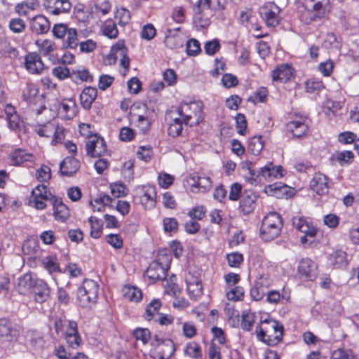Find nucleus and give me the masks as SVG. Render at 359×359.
<instances>
[{
	"label": "nucleus",
	"mask_w": 359,
	"mask_h": 359,
	"mask_svg": "<svg viewBox=\"0 0 359 359\" xmlns=\"http://www.w3.org/2000/svg\"><path fill=\"white\" fill-rule=\"evenodd\" d=\"M283 330V325L277 320L265 319L257 327V337L269 346H275L282 340Z\"/></svg>",
	"instance_id": "nucleus-1"
},
{
	"label": "nucleus",
	"mask_w": 359,
	"mask_h": 359,
	"mask_svg": "<svg viewBox=\"0 0 359 359\" xmlns=\"http://www.w3.org/2000/svg\"><path fill=\"white\" fill-rule=\"evenodd\" d=\"M175 112L183 119L184 124L191 127L203 120V104L201 102H182Z\"/></svg>",
	"instance_id": "nucleus-2"
},
{
	"label": "nucleus",
	"mask_w": 359,
	"mask_h": 359,
	"mask_svg": "<svg viewBox=\"0 0 359 359\" xmlns=\"http://www.w3.org/2000/svg\"><path fill=\"white\" fill-rule=\"evenodd\" d=\"M99 292L98 283L91 279H86L77 290V300L81 306L90 308L97 302Z\"/></svg>",
	"instance_id": "nucleus-3"
},
{
	"label": "nucleus",
	"mask_w": 359,
	"mask_h": 359,
	"mask_svg": "<svg viewBox=\"0 0 359 359\" xmlns=\"http://www.w3.org/2000/svg\"><path fill=\"white\" fill-rule=\"evenodd\" d=\"M283 222L280 215L276 212L268 214L263 219L260 229L262 238L269 241L276 238L280 233Z\"/></svg>",
	"instance_id": "nucleus-4"
},
{
	"label": "nucleus",
	"mask_w": 359,
	"mask_h": 359,
	"mask_svg": "<svg viewBox=\"0 0 359 359\" xmlns=\"http://www.w3.org/2000/svg\"><path fill=\"white\" fill-rule=\"evenodd\" d=\"M53 33L55 37L62 40V47L65 49H75L79 46L77 31L74 28H69L63 23L56 24Z\"/></svg>",
	"instance_id": "nucleus-5"
},
{
	"label": "nucleus",
	"mask_w": 359,
	"mask_h": 359,
	"mask_svg": "<svg viewBox=\"0 0 359 359\" xmlns=\"http://www.w3.org/2000/svg\"><path fill=\"white\" fill-rule=\"evenodd\" d=\"M212 12L209 10L208 0H198L194 7V25L197 30L206 29L210 24L209 17Z\"/></svg>",
	"instance_id": "nucleus-6"
},
{
	"label": "nucleus",
	"mask_w": 359,
	"mask_h": 359,
	"mask_svg": "<svg viewBox=\"0 0 359 359\" xmlns=\"http://www.w3.org/2000/svg\"><path fill=\"white\" fill-rule=\"evenodd\" d=\"M134 201L141 203L145 209H151L155 206L156 191L153 187H138L134 190Z\"/></svg>",
	"instance_id": "nucleus-7"
},
{
	"label": "nucleus",
	"mask_w": 359,
	"mask_h": 359,
	"mask_svg": "<svg viewBox=\"0 0 359 359\" xmlns=\"http://www.w3.org/2000/svg\"><path fill=\"white\" fill-rule=\"evenodd\" d=\"M22 99L30 105H36L39 104V108L34 109L37 114H40L46 109L44 104V99L43 95L39 94V89L34 84H28L22 91Z\"/></svg>",
	"instance_id": "nucleus-8"
},
{
	"label": "nucleus",
	"mask_w": 359,
	"mask_h": 359,
	"mask_svg": "<svg viewBox=\"0 0 359 359\" xmlns=\"http://www.w3.org/2000/svg\"><path fill=\"white\" fill-rule=\"evenodd\" d=\"M53 198L47 187L44 184H40L32 190L29 203L37 210H43L46 207V202L52 201Z\"/></svg>",
	"instance_id": "nucleus-9"
},
{
	"label": "nucleus",
	"mask_w": 359,
	"mask_h": 359,
	"mask_svg": "<svg viewBox=\"0 0 359 359\" xmlns=\"http://www.w3.org/2000/svg\"><path fill=\"white\" fill-rule=\"evenodd\" d=\"M280 8L274 3L269 2L259 8V15L268 27H276L280 21Z\"/></svg>",
	"instance_id": "nucleus-10"
},
{
	"label": "nucleus",
	"mask_w": 359,
	"mask_h": 359,
	"mask_svg": "<svg viewBox=\"0 0 359 359\" xmlns=\"http://www.w3.org/2000/svg\"><path fill=\"white\" fill-rule=\"evenodd\" d=\"M152 346L155 347V357L158 359H169L175 351L174 342L170 339H163L155 336Z\"/></svg>",
	"instance_id": "nucleus-11"
},
{
	"label": "nucleus",
	"mask_w": 359,
	"mask_h": 359,
	"mask_svg": "<svg viewBox=\"0 0 359 359\" xmlns=\"http://www.w3.org/2000/svg\"><path fill=\"white\" fill-rule=\"evenodd\" d=\"M87 154L91 157H99L107 152V145L102 137L97 135H90L86 142Z\"/></svg>",
	"instance_id": "nucleus-12"
},
{
	"label": "nucleus",
	"mask_w": 359,
	"mask_h": 359,
	"mask_svg": "<svg viewBox=\"0 0 359 359\" xmlns=\"http://www.w3.org/2000/svg\"><path fill=\"white\" fill-rule=\"evenodd\" d=\"M327 0H304L303 6L307 10V13L310 14V19L307 23L316 20L317 18H322L326 13V8L325 4Z\"/></svg>",
	"instance_id": "nucleus-13"
},
{
	"label": "nucleus",
	"mask_w": 359,
	"mask_h": 359,
	"mask_svg": "<svg viewBox=\"0 0 359 359\" xmlns=\"http://www.w3.org/2000/svg\"><path fill=\"white\" fill-rule=\"evenodd\" d=\"M272 284V280L269 275H261L255 282L250 290V295L255 301L261 300L268 292L269 287Z\"/></svg>",
	"instance_id": "nucleus-14"
},
{
	"label": "nucleus",
	"mask_w": 359,
	"mask_h": 359,
	"mask_svg": "<svg viewBox=\"0 0 359 359\" xmlns=\"http://www.w3.org/2000/svg\"><path fill=\"white\" fill-rule=\"evenodd\" d=\"M297 272L300 278L305 280H313L317 276L318 267L311 259L304 258L299 261Z\"/></svg>",
	"instance_id": "nucleus-15"
},
{
	"label": "nucleus",
	"mask_w": 359,
	"mask_h": 359,
	"mask_svg": "<svg viewBox=\"0 0 359 359\" xmlns=\"http://www.w3.org/2000/svg\"><path fill=\"white\" fill-rule=\"evenodd\" d=\"M187 182L193 192H206L212 187V182L209 177L200 176L196 173L191 174L188 177Z\"/></svg>",
	"instance_id": "nucleus-16"
},
{
	"label": "nucleus",
	"mask_w": 359,
	"mask_h": 359,
	"mask_svg": "<svg viewBox=\"0 0 359 359\" xmlns=\"http://www.w3.org/2000/svg\"><path fill=\"white\" fill-rule=\"evenodd\" d=\"M127 48L124 43L121 41H118L114 45L110 50L109 55V60L110 62L115 63L118 57H121V65L126 69H128L130 65V59L126 55Z\"/></svg>",
	"instance_id": "nucleus-17"
},
{
	"label": "nucleus",
	"mask_w": 359,
	"mask_h": 359,
	"mask_svg": "<svg viewBox=\"0 0 359 359\" xmlns=\"http://www.w3.org/2000/svg\"><path fill=\"white\" fill-rule=\"evenodd\" d=\"M328 178L323 173H316L310 182L311 189L318 195H325L328 193Z\"/></svg>",
	"instance_id": "nucleus-18"
},
{
	"label": "nucleus",
	"mask_w": 359,
	"mask_h": 359,
	"mask_svg": "<svg viewBox=\"0 0 359 359\" xmlns=\"http://www.w3.org/2000/svg\"><path fill=\"white\" fill-rule=\"evenodd\" d=\"M45 6L50 13L58 15L69 12L72 4L69 0H46Z\"/></svg>",
	"instance_id": "nucleus-19"
},
{
	"label": "nucleus",
	"mask_w": 359,
	"mask_h": 359,
	"mask_svg": "<svg viewBox=\"0 0 359 359\" xmlns=\"http://www.w3.org/2000/svg\"><path fill=\"white\" fill-rule=\"evenodd\" d=\"M58 114L63 119L73 118L77 111V106L72 99L64 100L58 106Z\"/></svg>",
	"instance_id": "nucleus-20"
},
{
	"label": "nucleus",
	"mask_w": 359,
	"mask_h": 359,
	"mask_svg": "<svg viewBox=\"0 0 359 359\" xmlns=\"http://www.w3.org/2000/svg\"><path fill=\"white\" fill-rule=\"evenodd\" d=\"M25 67L31 74H40L43 69V63L39 55L29 53L25 57Z\"/></svg>",
	"instance_id": "nucleus-21"
},
{
	"label": "nucleus",
	"mask_w": 359,
	"mask_h": 359,
	"mask_svg": "<svg viewBox=\"0 0 359 359\" xmlns=\"http://www.w3.org/2000/svg\"><path fill=\"white\" fill-rule=\"evenodd\" d=\"M30 29L36 34H43L50 29V22L43 15H38L34 17L30 22Z\"/></svg>",
	"instance_id": "nucleus-22"
},
{
	"label": "nucleus",
	"mask_w": 359,
	"mask_h": 359,
	"mask_svg": "<svg viewBox=\"0 0 359 359\" xmlns=\"http://www.w3.org/2000/svg\"><path fill=\"white\" fill-rule=\"evenodd\" d=\"M283 168L280 165L273 166L271 163L260 168L257 176H262L266 180L283 177Z\"/></svg>",
	"instance_id": "nucleus-23"
},
{
	"label": "nucleus",
	"mask_w": 359,
	"mask_h": 359,
	"mask_svg": "<svg viewBox=\"0 0 359 359\" xmlns=\"http://www.w3.org/2000/svg\"><path fill=\"white\" fill-rule=\"evenodd\" d=\"M80 168V162L75 158L66 157L60 163V172L63 175L72 176L76 173Z\"/></svg>",
	"instance_id": "nucleus-24"
},
{
	"label": "nucleus",
	"mask_w": 359,
	"mask_h": 359,
	"mask_svg": "<svg viewBox=\"0 0 359 359\" xmlns=\"http://www.w3.org/2000/svg\"><path fill=\"white\" fill-rule=\"evenodd\" d=\"M292 76V68L288 65H281L272 72V79L274 81L285 83Z\"/></svg>",
	"instance_id": "nucleus-25"
},
{
	"label": "nucleus",
	"mask_w": 359,
	"mask_h": 359,
	"mask_svg": "<svg viewBox=\"0 0 359 359\" xmlns=\"http://www.w3.org/2000/svg\"><path fill=\"white\" fill-rule=\"evenodd\" d=\"M53 215L56 220L65 222L70 216L69 208L60 200L54 198L53 201Z\"/></svg>",
	"instance_id": "nucleus-26"
},
{
	"label": "nucleus",
	"mask_w": 359,
	"mask_h": 359,
	"mask_svg": "<svg viewBox=\"0 0 359 359\" xmlns=\"http://www.w3.org/2000/svg\"><path fill=\"white\" fill-rule=\"evenodd\" d=\"M34 300L38 303L46 302L50 295V289L43 280H36L34 285Z\"/></svg>",
	"instance_id": "nucleus-27"
},
{
	"label": "nucleus",
	"mask_w": 359,
	"mask_h": 359,
	"mask_svg": "<svg viewBox=\"0 0 359 359\" xmlns=\"http://www.w3.org/2000/svg\"><path fill=\"white\" fill-rule=\"evenodd\" d=\"M97 95V90L94 87L85 88L80 95V102L83 107L89 109Z\"/></svg>",
	"instance_id": "nucleus-28"
},
{
	"label": "nucleus",
	"mask_w": 359,
	"mask_h": 359,
	"mask_svg": "<svg viewBox=\"0 0 359 359\" xmlns=\"http://www.w3.org/2000/svg\"><path fill=\"white\" fill-rule=\"evenodd\" d=\"M167 272L156 262H152L147 271L145 276L151 280H163L166 278Z\"/></svg>",
	"instance_id": "nucleus-29"
},
{
	"label": "nucleus",
	"mask_w": 359,
	"mask_h": 359,
	"mask_svg": "<svg viewBox=\"0 0 359 359\" xmlns=\"http://www.w3.org/2000/svg\"><path fill=\"white\" fill-rule=\"evenodd\" d=\"M15 339V331L6 319L0 320V340L3 343L11 342Z\"/></svg>",
	"instance_id": "nucleus-30"
},
{
	"label": "nucleus",
	"mask_w": 359,
	"mask_h": 359,
	"mask_svg": "<svg viewBox=\"0 0 359 359\" xmlns=\"http://www.w3.org/2000/svg\"><path fill=\"white\" fill-rule=\"evenodd\" d=\"M287 130L294 137L299 138L306 133L308 126L303 121H292L287 123Z\"/></svg>",
	"instance_id": "nucleus-31"
},
{
	"label": "nucleus",
	"mask_w": 359,
	"mask_h": 359,
	"mask_svg": "<svg viewBox=\"0 0 359 359\" xmlns=\"http://www.w3.org/2000/svg\"><path fill=\"white\" fill-rule=\"evenodd\" d=\"M36 281L31 273H25L19 278L17 290L21 294H27L32 287H34Z\"/></svg>",
	"instance_id": "nucleus-32"
},
{
	"label": "nucleus",
	"mask_w": 359,
	"mask_h": 359,
	"mask_svg": "<svg viewBox=\"0 0 359 359\" xmlns=\"http://www.w3.org/2000/svg\"><path fill=\"white\" fill-rule=\"evenodd\" d=\"M187 289L190 297L197 299L203 293L201 281L195 277H191L187 280Z\"/></svg>",
	"instance_id": "nucleus-33"
},
{
	"label": "nucleus",
	"mask_w": 359,
	"mask_h": 359,
	"mask_svg": "<svg viewBox=\"0 0 359 359\" xmlns=\"http://www.w3.org/2000/svg\"><path fill=\"white\" fill-rule=\"evenodd\" d=\"M174 111L170 112V118L172 119V123L169 125L168 133L172 137H177L181 135L182 131L183 119Z\"/></svg>",
	"instance_id": "nucleus-34"
},
{
	"label": "nucleus",
	"mask_w": 359,
	"mask_h": 359,
	"mask_svg": "<svg viewBox=\"0 0 359 359\" xmlns=\"http://www.w3.org/2000/svg\"><path fill=\"white\" fill-rule=\"evenodd\" d=\"M299 231L304 233V236L301 237V242L302 244H306L307 243H313L318 230L312 224L306 222L304 225L302 226Z\"/></svg>",
	"instance_id": "nucleus-35"
},
{
	"label": "nucleus",
	"mask_w": 359,
	"mask_h": 359,
	"mask_svg": "<svg viewBox=\"0 0 359 359\" xmlns=\"http://www.w3.org/2000/svg\"><path fill=\"white\" fill-rule=\"evenodd\" d=\"M32 155L22 149H17L10 155L11 163L14 165H19L21 163L31 160Z\"/></svg>",
	"instance_id": "nucleus-36"
},
{
	"label": "nucleus",
	"mask_w": 359,
	"mask_h": 359,
	"mask_svg": "<svg viewBox=\"0 0 359 359\" xmlns=\"http://www.w3.org/2000/svg\"><path fill=\"white\" fill-rule=\"evenodd\" d=\"M346 254L341 250H337L333 252L329 256L330 264L334 267H341L346 264Z\"/></svg>",
	"instance_id": "nucleus-37"
},
{
	"label": "nucleus",
	"mask_w": 359,
	"mask_h": 359,
	"mask_svg": "<svg viewBox=\"0 0 359 359\" xmlns=\"http://www.w3.org/2000/svg\"><path fill=\"white\" fill-rule=\"evenodd\" d=\"M0 53L7 55L10 57L15 58L18 55V51L15 48L11 46L6 38L3 36L0 38Z\"/></svg>",
	"instance_id": "nucleus-38"
},
{
	"label": "nucleus",
	"mask_w": 359,
	"mask_h": 359,
	"mask_svg": "<svg viewBox=\"0 0 359 359\" xmlns=\"http://www.w3.org/2000/svg\"><path fill=\"white\" fill-rule=\"evenodd\" d=\"M323 46L327 49L339 50L341 46V41L335 34L329 33L327 34Z\"/></svg>",
	"instance_id": "nucleus-39"
},
{
	"label": "nucleus",
	"mask_w": 359,
	"mask_h": 359,
	"mask_svg": "<svg viewBox=\"0 0 359 359\" xmlns=\"http://www.w3.org/2000/svg\"><path fill=\"white\" fill-rule=\"evenodd\" d=\"M39 5L36 0H27L16 5L15 11L20 15H26L29 10L32 11Z\"/></svg>",
	"instance_id": "nucleus-40"
},
{
	"label": "nucleus",
	"mask_w": 359,
	"mask_h": 359,
	"mask_svg": "<svg viewBox=\"0 0 359 359\" xmlns=\"http://www.w3.org/2000/svg\"><path fill=\"white\" fill-rule=\"evenodd\" d=\"M123 296L130 301L138 302L142 299L141 290L134 286H126L123 290Z\"/></svg>",
	"instance_id": "nucleus-41"
},
{
	"label": "nucleus",
	"mask_w": 359,
	"mask_h": 359,
	"mask_svg": "<svg viewBox=\"0 0 359 359\" xmlns=\"http://www.w3.org/2000/svg\"><path fill=\"white\" fill-rule=\"evenodd\" d=\"M55 130V124L52 122L39 124L35 127V132L41 137H51Z\"/></svg>",
	"instance_id": "nucleus-42"
},
{
	"label": "nucleus",
	"mask_w": 359,
	"mask_h": 359,
	"mask_svg": "<svg viewBox=\"0 0 359 359\" xmlns=\"http://www.w3.org/2000/svg\"><path fill=\"white\" fill-rule=\"evenodd\" d=\"M102 34L109 39H116L118 31L116 24L112 20H107L102 26Z\"/></svg>",
	"instance_id": "nucleus-43"
},
{
	"label": "nucleus",
	"mask_w": 359,
	"mask_h": 359,
	"mask_svg": "<svg viewBox=\"0 0 359 359\" xmlns=\"http://www.w3.org/2000/svg\"><path fill=\"white\" fill-rule=\"evenodd\" d=\"M264 147V142L262 136H254L249 142L248 150L253 155H258Z\"/></svg>",
	"instance_id": "nucleus-44"
},
{
	"label": "nucleus",
	"mask_w": 359,
	"mask_h": 359,
	"mask_svg": "<svg viewBox=\"0 0 359 359\" xmlns=\"http://www.w3.org/2000/svg\"><path fill=\"white\" fill-rule=\"evenodd\" d=\"M184 353L194 359H200L202 357L200 346L195 341H191L187 344Z\"/></svg>",
	"instance_id": "nucleus-45"
},
{
	"label": "nucleus",
	"mask_w": 359,
	"mask_h": 359,
	"mask_svg": "<svg viewBox=\"0 0 359 359\" xmlns=\"http://www.w3.org/2000/svg\"><path fill=\"white\" fill-rule=\"evenodd\" d=\"M154 262L158 263L165 271L168 272L170 266L171 255L168 253L167 250L161 251L156 260Z\"/></svg>",
	"instance_id": "nucleus-46"
},
{
	"label": "nucleus",
	"mask_w": 359,
	"mask_h": 359,
	"mask_svg": "<svg viewBox=\"0 0 359 359\" xmlns=\"http://www.w3.org/2000/svg\"><path fill=\"white\" fill-rule=\"evenodd\" d=\"M43 267L49 272H57L60 271L59 264L55 257L48 256L42 259Z\"/></svg>",
	"instance_id": "nucleus-47"
},
{
	"label": "nucleus",
	"mask_w": 359,
	"mask_h": 359,
	"mask_svg": "<svg viewBox=\"0 0 359 359\" xmlns=\"http://www.w3.org/2000/svg\"><path fill=\"white\" fill-rule=\"evenodd\" d=\"M115 18L118 20L120 26L124 27L130 22V13L124 8H117L115 13Z\"/></svg>",
	"instance_id": "nucleus-48"
},
{
	"label": "nucleus",
	"mask_w": 359,
	"mask_h": 359,
	"mask_svg": "<svg viewBox=\"0 0 359 359\" xmlns=\"http://www.w3.org/2000/svg\"><path fill=\"white\" fill-rule=\"evenodd\" d=\"M161 307V302L158 299L152 300L146 308V315L148 320L154 318L157 314Z\"/></svg>",
	"instance_id": "nucleus-49"
},
{
	"label": "nucleus",
	"mask_w": 359,
	"mask_h": 359,
	"mask_svg": "<svg viewBox=\"0 0 359 359\" xmlns=\"http://www.w3.org/2000/svg\"><path fill=\"white\" fill-rule=\"evenodd\" d=\"M88 222L91 226V236L94 238H100L102 233V221L94 217H90Z\"/></svg>",
	"instance_id": "nucleus-50"
},
{
	"label": "nucleus",
	"mask_w": 359,
	"mask_h": 359,
	"mask_svg": "<svg viewBox=\"0 0 359 359\" xmlns=\"http://www.w3.org/2000/svg\"><path fill=\"white\" fill-rule=\"evenodd\" d=\"M25 27V22L20 18H13L9 22V28L14 33H22Z\"/></svg>",
	"instance_id": "nucleus-51"
},
{
	"label": "nucleus",
	"mask_w": 359,
	"mask_h": 359,
	"mask_svg": "<svg viewBox=\"0 0 359 359\" xmlns=\"http://www.w3.org/2000/svg\"><path fill=\"white\" fill-rule=\"evenodd\" d=\"M133 335L137 341H141L143 344H146L151 339L150 331L147 328L135 329Z\"/></svg>",
	"instance_id": "nucleus-52"
},
{
	"label": "nucleus",
	"mask_w": 359,
	"mask_h": 359,
	"mask_svg": "<svg viewBox=\"0 0 359 359\" xmlns=\"http://www.w3.org/2000/svg\"><path fill=\"white\" fill-rule=\"evenodd\" d=\"M255 323V314L247 312L242 315L241 327L245 331H250Z\"/></svg>",
	"instance_id": "nucleus-53"
},
{
	"label": "nucleus",
	"mask_w": 359,
	"mask_h": 359,
	"mask_svg": "<svg viewBox=\"0 0 359 359\" xmlns=\"http://www.w3.org/2000/svg\"><path fill=\"white\" fill-rule=\"evenodd\" d=\"M163 229L166 233H175L178 229V222L175 218L165 217L163 220Z\"/></svg>",
	"instance_id": "nucleus-54"
},
{
	"label": "nucleus",
	"mask_w": 359,
	"mask_h": 359,
	"mask_svg": "<svg viewBox=\"0 0 359 359\" xmlns=\"http://www.w3.org/2000/svg\"><path fill=\"white\" fill-rule=\"evenodd\" d=\"M72 78L74 80L79 79L80 81L86 82H91L93 81V76L86 69H83L81 70H73L72 73Z\"/></svg>",
	"instance_id": "nucleus-55"
},
{
	"label": "nucleus",
	"mask_w": 359,
	"mask_h": 359,
	"mask_svg": "<svg viewBox=\"0 0 359 359\" xmlns=\"http://www.w3.org/2000/svg\"><path fill=\"white\" fill-rule=\"evenodd\" d=\"M335 159L341 164L349 163L352 161L354 154L351 151H344L334 154Z\"/></svg>",
	"instance_id": "nucleus-56"
},
{
	"label": "nucleus",
	"mask_w": 359,
	"mask_h": 359,
	"mask_svg": "<svg viewBox=\"0 0 359 359\" xmlns=\"http://www.w3.org/2000/svg\"><path fill=\"white\" fill-rule=\"evenodd\" d=\"M255 199L253 196H243L241 201V208L245 213H250L254 209Z\"/></svg>",
	"instance_id": "nucleus-57"
},
{
	"label": "nucleus",
	"mask_w": 359,
	"mask_h": 359,
	"mask_svg": "<svg viewBox=\"0 0 359 359\" xmlns=\"http://www.w3.org/2000/svg\"><path fill=\"white\" fill-rule=\"evenodd\" d=\"M226 295L229 300L239 301L243 297L244 290L243 287L237 286L227 291Z\"/></svg>",
	"instance_id": "nucleus-58"
},
{
	"label": "nucleus",
	"mask_w": 359,
	"mask_h": 359,
	"mask_svg": "<svg viewBox=\"0 0 359 359\" xmlns=\"http://www.w3.org/2000/svg\"><path fill=\"white\" fill-rule=\"evenodd\" d=\"M186 46L187 53L189 55H196L201 50L199 41L195 39L189 40Z\"/></svg>",
	"instance_id": "nucleus-59"
},
{
	"label": "nucleus",
	"mask_w": 359,
	"mask_h": 359,
	"mask_svg": "<svg viewBox=\"0 0 359 359\" xmlns=\"http://www.w3.org/2000/svg\"><path fill=\"white\" fill-rule=\"evenodd\" d=\"M38 248L39 245L37 241L29 240L23 244L22 250L25 255H33L37 252Z\"/></svg>",
	"instance_id": "nucleus-60"
},
{
	"label": "nucleus",
	"mask_w": 359,
	"mask_h": 359,
	"mask_svg": "<svg viewBox=\"0 0 359 359\" xmlns=\"http://www.w3.org/2000/svg\"><path fill=\"white\" fill-rule=\"evenodd\" d=\"M79 49L81 53H90L93 52L97 48V43L93 39L79 42Z\"/></svg>",
	"instance_id": "nucleus-61"
},
{
	"label": "nucleus",
	"mask_w": 359,
	"mask_h": 359,
	"mask_svg": "<svg viewBox=\"0 0 359 359\" xmlns=\"http://www.w3.org/2000/svg\"><path fill=\"white\" fill-rule=\"evenodd\" d=\"M323 88V84L319 80H309L306 82V89L308 93H318Z\"/></svg>",
	"instance_id": "nucleus-62"
},
{
	"label": "nucleus",
	"mask_w": 359,
	"mask_h": 359,
	"mask_svg": "<svg viewBox=\"0 0 359 359\" xmlns=\"http://www.w3.org/2000/svg\"><path fill=\"white\" fill-rule=\"evenodd\" d=\"M36 44L39 46L40 53L43 55H48L55 50V44L51 41L44 40L40 46L37 41Z\"/></svg>",
	"instance_id": "nucleus-63"
},
{
	"label": "nucleus",
	"mask_w": 359,
	"mask_h": 359,
	"mask_svg": "<svg viewBox=\"0 0 359 359\" xmlns=\"http://www.w3.org/2000/svg\"><path fill=\"white\" fill-rule=\"evenodd\" d=\"M356 139V134L349 131L342 132L338 135V141L344 144L355 143Z\"/></svg>",
	"instance_id": "nucleus-64"
}]
</instances>
